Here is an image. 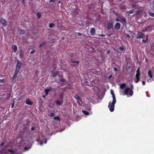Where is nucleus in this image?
<instances>
[{"label": "nucleus", "instance_id": "1", "mask_svg": "<svg viewBox=\"0 0 154 154\" xmlns=\"http://www.w3.org/2000/svg\"><path fill=\"white\" fill-rule=\"evenodd\" d=\"M111 94L112 95L113 98L112 101V102L110 101L109 103L108 107L110 111L112 112L114 110V105L116 102V99L114 92L112 90L111 91Z\"/></svg>", "mask_w": 154, "mask_h": 154}, {"label": "nucleus", "instance_id": "2", "mask_svg": "<svg viewBox=\"0 0 154 154\" xmlns=\"http://www.w3.org/2000/svg\"><path fill=\"white\" fill-rule=\"evenodd\" d=\"M133 88L134 87L132 85H131V88H126L124 91V94L131 96L133 94L134 91L133 90Z\"/></svg>", "mask_w": 154, "mask_h": 154}, {"label": "nucleus", "instance_id": "3", "mask_svg": "<svg viewBox=\"0 0 154 154\" xmlns=\"http://www.w3.org/2000/svg\"><path fill=\"white\" fill-rule=\"evenodd\" d=\"M17 63L16 64V68L15 72L18 73L20 70V69L22 67V63L20 61L18 60H17Z\"/></svg>", "mask_w": 154, "mask_h": 154}, {"label": "nucleus", "instance_id": "4", "mask_svg": "<svg viewBox=\"0 0 154 154\" xmlns=\"http://www.w3.org/2000/svg\"><path fill=\"white\" fill-rule=\"evenodd\" d=\"M74 97L76 100L78 104L80 106H81L82 104V98L80 97L77 94H75Z\"/></svg>", "mask_w": 154, "mask_h": 154}, {"label": "nucleus", "instance_id": "5", "mask_svg": "<svg viewBox=\"0 0 154 154\" xmlns=\"http://www.w3.org/2000/svg\"><path fill=\"white\" fill-rule=\"evenodd\" d=\"M120 18V21L123 26H126V19L121 15H119Z\"/></svg>", "mask_w": 154, "mask_h": 154}, {"label": "nucleus", "instance_id": "6", "mask_svg": "<svg viewBox=\"0 0 154 154\" xmlns=\"http://www.w3.org/2000/svg\"><path fill=\"white\" fill-rule=\"evenodd\" d=\"M144 36V34L140 31L137 32V34L136 38H143Z\"/></svg>", "mask_w": 154, "mask_h": 154}, {"label": "nucleus", "instance_id": "7", "mask_svg": "<svg viewBox=\"0 0 154 154\" xmlns=\"http://www.w3.org/2000/svg\"><path fill=\"white\" fill-rule=\"evenodd\" d=\"M18 73L15 72L14 75H13V77L11 78V81L13 83H14L16 81L17 76V75Z\"/></svg>", "mask_w": 154, "mask_h": 154}, {"label": "nucleus", "instance_id": "8", "mask_svg": "<svg viewBox=\"0 0 154 154\" xmlns=\"http://www.w3.org/2000/svg\"><path fill=\"white\" fill-rule=\"evenodd\" d=\"M0 22L4 26H6L7 25V22L3 18H1L0 20Z\"/></svg>", "mask_w": 154, "mask_h": 154}, {"label": "nucleus", "instance_id": "9", "mask_svg": "<svg viewBox=\"0 0 154 154\" xmlns=\"http://www.w3.org/2000/svg\"><path fill=\"white\" fill-rule=\"evenodd\" d=\"M120 27V24L119 23H117L114 26L115 29L116 30H118Z\"/></svg>", "mask_w": 154, "mask_h": 154}, {"label": "nucleus", "instance_id": "10", "mask_svg": "<svg viewBox=\"0 0 154 154\" xmlns=\"http://www.w3.org/2000/svg\"><path fill=\"white\" fill-rule=\"evenodd\" d=\"M90 31V34L92 35H94L95 33V30L94 28H91Z\"/></svg>", "mask_w": 154, "mask_h": 154}, {"label": "nucleus", "instance_id": "11", "mask_svg": "<svg viewBox=\"0 0 154 154\" xmlns=\"http://www.w3.org/2000/svg\"><path fill=\"white\" fill-rule=\"evenodd\" d=\"M113 27V23L111 22H109L107 26L108 29H110Z\"/></svg>", "mask_w": 154, "mask_h": 154}, {"label": "nucleus", "instance_id": "12", "mask_svg": "<svg viewBox=\"0 0 154 154\" xmlns=\"http://www.w3.org/2000/svg\"><path fill=\"white\" fill-rule=\"evenodd\" d=\"M17 47L15 45H14L12 46V51L14 52H16L17 50Z\"/></svg>", "mask_w": 154, "mask_h": 154}, {"label": "nucleus", "instance_id": "13", "mask_svg": "<svg viewBox=\"0 0 154 154\" xmlns=\"http://www.w3.org/2000/svg\"><path fill=\"white\" fill-rule=\"evenodd\" d=\"M26 103L27 105H32V102L30 100L29 98H28L26 101Z\"/></svg>", "mask_w": 154, "mask_h": 154}, {"label": "nucleus", "instance_id": "14", "mask_svg": "<svg viewBox=\"0 0 154 154\" xmlns=\"http://www.w3.org/2000/svg\"><path fill=\"white\" fill-rule=\"evenodd\" d=\"M24 56V52L22 50H21L20 52V57L22 58Z\"/></svg>", "mask_w": 154, "mask_h": 154}, {"label": "nucleus", "instance_id": "15", "mask_svg": "<svg viewBox=\"0 0 154 154\" xmlns=\"http://www.w3.org/2000/svg\"><path fill=\"white\" fill-rule=\"evenodd\" d=\"M137 73L135 75V76H140V71L139 70V68L136 71Z\"/></svg>", "mask_w": 154, "mask_h": 154}, {"label": "nucleus", "instance_id": "16", "mask_svg": "<svg viewBox=\"0 0 154 154\" xmlns=\"http://www.w3.org/2000/svg\"><path fill=\"white\" fill-rule=\"evenodd\" d=\"M19 32L20 34V35L24 34L25 33V31L23 29H20Z\"/></svg>", "mask_w": 154, "mask_h": 154}, {"label": "nucleus", "instance_id": "17", "mask_svg": "<svg viewBox=\"0 0 154 154\" xmlns=\"http://www.w3.org/2000/svg\"><path fill=\"white\" fill-rule=\"evenodd\" d=\"M148 75L150 77V79L152 77L153 75L152 74V72L151 70H149L148 72Z\"/></svg>", "mask_w": 154, "mask_h": 154}, {"label": "nucleus", "instance_id": "18", "mask_svg": "<svg viewBox=\"0 0 154 154\" xmlns=\"http://www.w3.org/2000/svg\"><path fill=\"white\" fill-rule=\"evenodd\" d=\"M51 88H48L46 89H45L44 91L45 93H48V92L51 90Z\"/></svg>", "mask_w": 154, "mask_h": 154}, {"label": "nucleus", "instance_id": "19", "mask_svg": "<svg viewBox=\"0 0 154 154\" xmlns=\"http://www.w3.org/2000/svg\"><path fill=\"white\" fill-rule=\"evenodd\" d=\"M134 12V10H132L126 12V13L128 14H130L133 13Z\"/></svg>", "mask_w": 154, "mask_h": 154}, {"label": "nucleus", "instance_id": "20", "mask_svg": "<svg viewBox=\"0 0 154 154\" xmlns=\"http://www.w3.org/2000/svg\"><path fill=\"white\" fill-rule=\"evenodd\" d=\"M126 86V84L125 83L122 84L120 85V88L123 89L125 88V87Z\"/></svg>", "mask_w": 154, "mask_h": 154}, {"label": "nucleus", "instance_id": "21", "mask_svg": "<svg viewBox=\"0 0 154 154\" xmlns=\"http://www.w3.org/2000/svg\"><path fill=\"white\" fill-rule=\"evenodd\" d=\"M71 62L72 63H76V64L75 65V67H76L77 66L79 65V62L78 61H72Z\"/></svg>", "mask_w": 154, "mask_h": 154}, {"label": "nucleus", "instance_id": "22", "mask_svg": "<svg viewBox=\"0 0 154 154\" xmlns=\"http://www.w3.org/2000/svg\"><path fill=\"white\" fill-rule=\"evenodd\" d=\"M56 103L57 105L60 106L61 105L62 103L60 102V100H57L56 101Z\"/></svg>", "mask_w": 154, "mask_h": 154}, {"label": "nucleus", "instance_id": "23", "mask_svg": "<svg viewBox=\"0 0 154 154\" xmlns=\"http://www.w3.org/2000/svg\"><path fill=\"white\" fill-rule=\"evenodd\" d=\"M82 112L83 113V114L87 116L89 114V112L85 110H83L82 111Z\"/></svg>", "mask_w": 154, "mask_h": 154}, {"label": "nucleus", "instance_id": "24", "mask_svg": "<svg viewBox=\"0 0 154 154\" xmlns=\"http://www.w3.org/2000/svg\"><path fill=\"white\" fill-rule=\"evenodd\" d=\"M136 78L137 80L136 81H135V82L136 83H137L139 82V81L140 80V77H139V76H136Z\"/></svg>", "mask_w": 154, "mask_h": 154}, {"label": "nucleus", "instance_id": "25", "mask_svg": "<svg viewBox=\"0 0 154 154\" xmlns=\"http://www.w3.org/2000/svg\"><path fill=\"white\" fill-rule=\"evenodd\" d=\"M58 73H59V72L57 71H56V72H54L53 73V77H55L56 75H57L58 74Z\"/></svg>", "mask_w": 154, "mask_h": 154}, {"label": "nucleus", "instance_id": "26", "mask_svg": "<svg viewBox=\"0 0 154 154\" xmlns=\"http://www.w3.org/2000/svg\"><path fill=\"white\" fill-rule=\"evenodd\" d=\"M55 24L53 23H50L49 25V27L50 28H52L55 26Z\"/></svg>", "mask_w": 154, "mask_h": 154}, {"label": "nucleus", "instance_id": "27", "mask_svg": "<svg viewBox=\"0 0 154 154\" xmlns=\"http://www.w3.org/2000/svg\"><path fill=\"white\" fill-rule=\"evenodd\" d=\"M148 40V35L146 36V40L143 39L142 40L143 43H146Z\"/></svg>", "mask_w": 154, "mask_h": 154}, {"label": "nucleus", "instance_id": "28", "mask_svg": "<svg viewBox=\"0 0 154 154\" xmlns=\"http://www.w3.org/2000/svg\"><path fill=\"white\" fill-rule=\"evenodd\" d=\"M38 18L39 19L41 17V14L40 12H38L36 14Z\"/></svg>", "mask_w": 154, "mask_h": 154}, {"label": "nucleus", "instance_id": "29", "mask_svg": "<svg viewBox=\"0 0 154 154\" xmlns=\"http://www.w3.org/2000/svg\"><path fill=\"white\" fill-rule=\"evenodd\" d=\"M54 120H58L59 121H60V117L58 116H57L55 117L54 118Z\"/></svg>", "mask_w": 154, "mask_h": 154}, {"label": "nucleus", "instance_id": "30", "mask_svg": "<svg viewBox=\"0 0 154 154\" xmlns=\"http://www.w3.org/2000/svg\"><path fill=\"white\" fill-rule=\"evenodd\" d=\"M8 151L12 154H14L15 153V151L13 150L8 149Z\"/></svg>", "mask_w": 154, "mask_h": 154}, {"label": "nucleus", "instance_id": "31", "mask_svg": "<svg viewBox=\"0 0 154 154\" xmlns=\"http://www.w3.org/2000/svg\"><path fill=\"white\" fill-rule=\"evenodd\" d=\"M45 44V42H42L41 43L39 46V48H42L43 46Z\"/></svg>", "mask_w": 154, "mask_h": 154}, {"label": "nucleus", "instance_id": "32", "mask_svg": "<svg viewBox=\"0 0 154 154\" xmlns=\"http://www.w3.org/2000/svg\"><path fill=\"white\" fill-rule=\"evenodd\" d=\"M149 15L151 17H154V13L152 12H149Z\"/></svg>", "mask_w": 154, "mask_h": 154}, {"label": "nucleus", "instance_id": "33", "mask_svg": "<svg viewBox=\"0 0 154 154\" xmlns=\"http://www.w3.org/2000/svg\"><path fill=\"white\" fill-rule=\"evenodd\" d=\"M36 52V51L35 49H33L31 52H30V54H33L35 53Z\"/></svg>", "mask_w": 154, "mask_h": 154}, {"label": "nucleus", "instance_id": "34", "mask_svg": "<svg viewBox=\"0 0 154 154\" xmlns=\"http://www.w3.org/2000/svg\"><path fill=\"white\" fill-rule=\"evenodd\" d=\"M141 12V11L140 10L138 11H137V12H136V16L138 15Z\"/></svg>", "mask_w": 154, "mask_h": 154}, {"label": "nucleus", "instance_id": "35", "mask_svg": "<svg viewBox=\"0 0 154 154\" xmlns=\"http://www.w3.org/2000/svg\"><path fill=\"white\" fill-rule=\"evenodd\" d=\"M125 49V48L121 46L119 48V49L121 51H123Z\"/></svg>", "mask_w": 154, "mask_h": 154}, {"label": "nucleus", "instance_id": "36", "mask_svg": "<svg viewBox=\"0 0 154 154\" xmlns=\"http://www.w3.org/2000/svg\"><path fill=\"white\" fill-rule=\"evenodd\" d=\"M49 116L51 117H54V113L53 112L51 113L50 114Z\"/></svg>", "mask_w": 154, "mask_h": 154}, {"label": "nucleus", "instance_id": "37", "mask_svg": "<svg viewBox=\"0 0 154 154\" xmlns=\"http://www.w3.org/2000/svg\"><path fill=\"white\" fill-rule=\"evenodd\" d=\"M4 82H5V80L4 79H0V83H4Z\"/></svg>", "mask_w": 154, "mask_h": 154}, {"label": "nucleus", "instance_id": "38", "mask_svg": "<svg viewBox=\"0 0 154 154\" xmlns=\"http://www.w3.org/2000/svg\"><path fill=\"white\" fill-rule=\"evenodd\" d=\"M29 149V148H28L26 147H25L24 148V149L25 151H26L27 150Z\"/></svg>", "mask_w": 154, "mask_h": 154}, {"label": "nucleus", "instance_id": "39", "mask_svg": "<svg viewBox=\"0 0 154 154\" xmlns=\"http://www.w3.org/2000/svg\"><path fill=\"white\" fill-rule=\"evenodd\" d=\"M115 20L116 21H120V18L119 17V18H116V19Z\"/></svg>", "mask_w": 154, "mask_h": 154}, {"label": "nucleus", "instance_id": "40", "mask_svg": "<svg viewBox=\"0 0 154 154\" xmlns=\"http://www.w3.org/2000/svg\"><path fill=\"white\" fill-rule=\"evenodd\" d=\"M14 102H13L11 104V108H13L14 107Z\"/></svg>", "mask_w": 154, "mask_h": 154}, {"label": "nucleus", "instance_id": "41", "mask_svg": "<svg viewBox=\"0 0 154 154\" xmlns=\"http://www.w3.org/2000/svg\"><path fill=\"white\" fill-rule=\"evenodd\" d=\"M24 1H25V0H22V3L24 5H25V2Z\"/></svg>", "mask_w": 154, "mask_h": 154}, {"label": "nucleus", "instance_id": "42", "mask_svg": "<svg viewBox=\"0 0 154 154\" xmlns=\"http://www.w3.org/2000/svg\"><path fill=\"white\" fill-rule=\"evenodd\" d=\"M65 79H60V81L61 82H65Z\"/></svg>", "mask_w": 154, "mask_h": 154}, {"label": "nucleus", "instance_id": "43", "mask_svg": "<svg viewBox=\"0 0 154 154\" xmlns=\"http://www.w3.org/2000/svg\"><path fill=\"white\" fill-rule=\"evenodd\" d=\"M142 84L143 85H145V82L144 81H143L142 82Z\"/></svg>", "mask_w": 154, "mask_h": 154}, {"label": "nucleus", "instance_id": "44", "mask_svg": "<svg viewBox=\"0 0 154 154\" xmlns=\"http://www.w3.org/2000/svg\"><path fill=\"white\" fill-rule=\"evenodd\" d=\"M5 143V142H2V143L0 144V146H3V145Z\"/></svg>", "mask_w": 154, "mask_h": 154}, {"label": "nucleus", "instance_id": "45", "mask_svg": "<svg viewBox=\"0 0 154 154\" xmlns=\"http://www.w3.org/2000/svg\"><path fill=\"white\" fill-rule=\"evenodd\" d=\"M55 2V1L54 0H50L49 2Z\"/></svg>", "mask_w": 154, "mask_h": 154}, {"label": "nucleus", "instance_id": "46", "mask_svg": "<svg viewBox=\"0 0 154 154\" xmlns=\"http://www.w3.org/2000/svg\"><path fill=\"white\" fill-rule=\"evenodd\" d=\"M114 70L115 71H117V69L116 68L114 67Z\"/></svg>", "mask_w": 154, "mask_h": 154}, {"label": "nucleus", "instance_id": "47", "mask_svg": "<svg viewBox=\"0 0 154 154\" xmlns=\"http://www.w3.org/2000/svg\"><path fill=\"white\" fill-rule=\"evenodd\" d=\"M126 37L127 38H129L130 37V36L128 34H127Z\"/></svg>", "mask_w": 154, "mask_h": 154}, {"label": "nucleus", "instance_id": "48", "mask_svg": "<svg viewBox=\"0 0 154 154\" xmlns=\"http://www.w3.org/2000/svg\"><path fill=\"white\" fill-rule=\"evenodd\" d=\"M77 34H78V35L79 36H80L82 35V34L79 32H78Z\"/></svg>", "mask_w": 154, "mask_h": 154}, {"label": "nucleus", "instance_id": "49", "mask_svg": "<svg viewBox=\"0 0 154 154\" xmlns=\"http://www.w3.org/2000/svg\"><path fill=\"white\" fill-rule=\"evenodd\" d=\"M47 140L46 139H45L44 140V143L45 144L47 143Z\"/></svg>", "mask_w": 154, "mask_h": 154}, {"label": "nucleus", "instance_id": "50", "mask_svg": "<svg viewBox=\"0 0 154 154\" xmlns=\"http://www.w3.org/2000/svg\"><path fill=\"white\" fill-rule=\"evenodd\" d=\"M60 96V98H63V94H61Z\"/></svg>", "mask_w": 154, "mask_h": 154}, {"label": "nucleus", "instance_id": "51", "mask_svg": "<svg viewBox=\"0 0 154 154\" xmlns=\"http://www.w3.org/2000/svg\"><path fill=\"white\" fill-rule=\"evenodd\" d=\"M31 129L32 130H33L35 129V128L33 127H32Z\"/></svg>", "mask_w": 154, "mask_h": 154}, {"label": "nucleus", "instance_id": "52", "mask_svg": "<svg viewBox=\"0 0 154 154\" xmlns=\"http://www.w3.org/2000/svg\"><path fill=\"white\" fill-rule=\"evenodd\" d=\"M100 36H101V37H104L105 36V35H100Z\"/></svg>", "mask_w": 154, "mask_h": 154}, {"label": "nucleus", "instance_id": "53", "mask_svg": "<svg viewBox=\"0 0 154 154\" xmlns=\"http://www.w3.org/2000/svg\"><path fill=\"white\" fill-rule=\"evenodd\" d=\"M110 53V51L109 50H108V51H107V53L108 54H109Z\"/></svg>", "mask_w": 154, "mask_h": 154}, {"label": "nucleus", "instance_id": "54", "mask_svg": "<svg viewBox=\"0 0 154 154\" xmlns=\"http://www.w3.org/2000/svg\"><path fill=\"white\" fill-rule=\"evenodd\" d=\"M88 109V110H91V107H89V108H88V109Z\"/></svg>", "mask_w": 154, "mask_h": 154}, {"label": "nucleus", "instance_id": "55", "mask_svg": "<svg viewBox=\"0 0 154 154\" xmlns=\"http://www.w3.org/2000/svg\"><path fill=\"white\" fill-rule=\"evenodd\" d=\"M112 77V75H111L109 76V78H111Z\"/></svg>", "mask_w": 154, "mask_h": 154}, {"label": "nucleus", "instance_id": "56", "mask_svg": "<svg viewBox=\"0 0 154 154\" xmlns=\"http://www.w3.org/2000/svg\"><path fill=\"white\" fill-rule=\"evenodd\" d=\"M135 6H136L135 5H133L132 7L133 8H134L135 7Z\"/></svg>", "mask_w": 154, "mask_h": 154}, {"label": "nucleus", "instance_id": "57", "mask_svg": "<svg viewBox=\"0 0 154 154\" xmlns=\"http://www.w3.org/2000/svg\"><path fill=\"white\" fill-rule=\"evenodd\" d=\"M45 93V95L46 96H47L48 94V93Z\"/></svg>", "mask_w": 154, "mask_h": 154}, {"label": "nucleus", "instance_id": "58", "mask_svg": "<svg viewBox=\"0 0 154 154\" xmlns=\"http://www.w3.org/2000/svg\"><path fill=\"white\" fill-rule=\"evenodd\" d=\"M107 36L109 37H110L111 36V34H108Z\"/></svg>", "mask_w": 154, "mask_h": 154}, {"label": "nucleus", "instance_id": "59", "mask_svg": "<svg viewBox=\"0 0 154 154\" xmlns=\"http://www.w3.org/2000/svg\"><path fill=\"white\" fill-rule=\"evenodd\" d=\"M45 96H45V95H43V96H42V97H43V98H45Z\"/></svg>", "mask_w": 154, "mask_h": 154}, {"label": "nucleus", "instance_id": "60", "mask_svg": "<svg viewBox=\"0 0 154 154\" xmlns=\"http://www.w3.org/2000/svg\"><path fill=\"white\" fill-rule=\"evenodd\" d=\"M88 99H91V98L90 97H89V98H88Z\"/></svg>", "mask_w": 154, "mask_h": 154}, {"label": "nucleus", "instance_id": "61", "mask_svg": "<svg viewBox=\"0 0 154 154\" xmlns=\"http://www.w3.org/2000/svg\"><path fill=\"white\" fill-rule=\"evenodd\" d=\"M42 144H43V143H40V144H41V145H42Z\"/></svg>", "mask_w": 154, "mask_h": 154}, {"label": "nucleus", "instance_id": "62", "mask_svg": "<svg viewBox=\"0 0 154 154\" xmlns=\"http://www.w3.org/2000/svg\"><path fill=\"white\" fill-rule=\"evenodd\" d=\"M135 33H134V32H133V35H135Z\"/></svg>", "mask_w": 154, "mask_h": 154}, {"label": "nucleus", "instance_id": "63", "mask_svg": "<svg viewBox=\"0 0 154 154\" xmlns=\"http://www.w3.org/2000/svg\"><path fill=\"white\" fill-rule=\"evenodd\" d=\"M62 39H64L63 38H62Z\"/></svg>", "mask_w": 154, "mask_h": 154}]
</instances>
